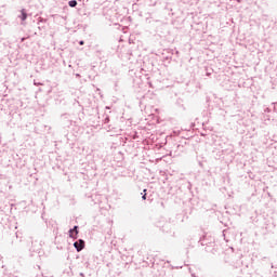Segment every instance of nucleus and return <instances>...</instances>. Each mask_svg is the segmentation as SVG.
<instances>
[{
  "instance_id": "12",
  "label": "nucleus",
  "mask_w": 277,
  "mask_h": 277,
  "mask_svg": "<svg viewBox=\"0 0 277 277\" xmlns=\"http://www.w3.org/2000/svg\"><path fill=\"white\" fill-rule=\"evenodd\" d=\"M207 77H211V72H207Z\"/></svg>"
},
{
  "instance_id": "8",
  "label": "nucleus",
  "mask_w": 277,
  "mask_h": 277,
  "mask_svg": "<svg viewBox=\"0 0 277 277\" xmlns=\"http://www.w3.org/2000/svg\"><path fill=\"white\" fill-rule=\"evenodd\" d=\"M79 44H80L81 47H83V45L85 44V42L82 40V41H79Z\"/></svg>"
},
{
  "instance_id": "5",
  "label": "nucleus",
  "mask_w": 277,
  "mask_h": 277,
  "mask_svg": "<svg viewBox=\"0 0 277 277\" xmlns=\"http://www.w3.org/2000/svg\"><path fill=\"white\" fill-rule=\"evenodd\" d=\"M79 226H74V228H71V230H74V233L76 234V235H79Z\"/></svg>"
},
{
  "instance_id": "3",
  "label": "nucleus",
  "mask_w": 277,
  "mask_h": 277,
  "mask_svg": "<svg viewBox=\"0 0 277 277\" xmlns=\"http://www.w3.org/2000/svg\"><path fill=\"white\" fill-rule=\"evenodd\" d=\"M69 237L71 239H77V234H75V229H69Z\"/></svg>"
},
{
  "instance_id": "2",
  "label": "nucleus",
  "mask_w": 277,
  "mask_h": 277,
  "mask_svg": "<svg viewBox=\"0 0 277 277\" xmlns=\"http://www.w3.org/2000/svg\"><path fill=\"white\" fill-rule=\"evenodd\" d=\"M18 18H21V21H23V22L27 21V10L22 9L21 15H18Z\"/></svg>"
},
{
  "instance_id": "9",
  "label": "nucleus",
  "mask_w": 277,
  "mask_h": 277,
  "mask_svg": "<svg viewBox=\"0 0 277 277\" xmlns=\"http://www.w3.org/2000/svg\"><path fill=\"white\" fill-rule=\"evenodd\" d=\"M142 200H146V193H145V194H143V196H142Z\"/></svg>"
},
{
  "instance_id": "4",
  "label": "nucleus",
  "mask_w": 277,
  "mask_h": 277,
  "mask_svg": "<svg viewBox=\"0 0 277 277\" xmlns=\"http://www.w3.org/2000/svg\"><path fill=\"white\" fill-rule=\"evenodd\" d=\"M69 8H77V0H71L68 2Z\"/></svg>"
},
{
  "instance_id": "6",
  "label": "nucleus",
  "mask_w": 277,
  "mask_h": 277,
  "mask_svg": "<svg viewBox=\"0 0 277 277\" xmlns=\"http://www.w3.org/2000/svg\"><path fill=\"white\" fill-rule=\"evenodd\" d=\"M104 123H105V124L109 123V116H107V117L104 119Z\"/></svg>"
},
{
  "instance_id": "1",
  "label": "nucleus",
  "mask_w": 277,
  "mask_h": 277,
  "mask_svg": "<svg viewBox=\"0 0 277 277\" xmlns=\"http://www.w3.org/2000/svg\"><path fill=\"white\" fill-rule=\"evenodd\" d=\"M74 248H76L77 252H81V250L85 248V241L83 239H79L78 241L74 242Z\"/></svg>"
},
{
  "instance_id": "14",
  "label": "nucleus",
  "mask_w": 277,
  "mask_h": 277,
  "mask_svg": "<svg viewBox=\"0 0 277 277\" xmlns=\"http://www.w3.org/2000/svg\"><path fill=\"white\" fill-rule=\"evenodd\" d=\"M146 192H147V189L145 188V189L143 190V194H146Z\"/></svg>"
},
{
  "instance_id": "11",
  "label": "nucleus",
  "mask_w": 277,
  "mask_h": 277,
  "mask_svg": "<svg viewBox=\"0 0 277 277\" xmlns=\"http://www.w3.org/2000/svg\"><path fill=\"white\" fill-rule=\"evenodd\" d=\"M42 21H44V19L42 17H40L39 23H42Z\"/></svg>"
},
{
  "instance_id": "15",
  "label": "nucleus",
  "mask_w": 277,
  "mask_h": 277,
  "mask_svg": "<svg viewBox=\"0 0 277 277\" xmlns=\"http://www.w3.org/2000/svg\"><path fill=\"white\" fill-rule=\"evenodd\" d=\"M193 277H197L196 274H192Z\"/></svg>"
},
{
  "instance_id": "13",
  "label": "nucleus",
  "mask_w": 277,
  "mask_h": 277,
  "mask_svg": "<svg viewBox=\"0 0 277 277\" xmlns=\"http://www.w3.org/2000/svg\"><path fill=\"white\" fill-rule=\"evenodd\" d=\"M21 42H25V38H22V39H21Z\"/></svg>"
},
{
  "instance_id": "7",
  "label": "nucleus",
  "mask_w": 277,
  "mask_h": 277,
  "mask_svg": "<svg viewBox=\"0 0 277 277\" xmlns=\"http://www.w3.org/2000/svg\"><path fill=\"white\" fill-rule=\"evenodd\" d=\"M34 85H43L42 82H37L36 80H34Z\"/></svg>"
},
{
  "instance_id": "10",
  "label": "nucleus",
  "mask_w": 277,
  "mask_h": 277,
  "mask_svg": "<svg viewBox=\"0 0 277 277\" xmlns=\"http://www.w3.org/2000/svg\"><path fill=\"white\" fill-rule=\"evenodd\" d=\"M80 277H85V275L83 273H80Z\"/></svg>"
}]
</instances>
